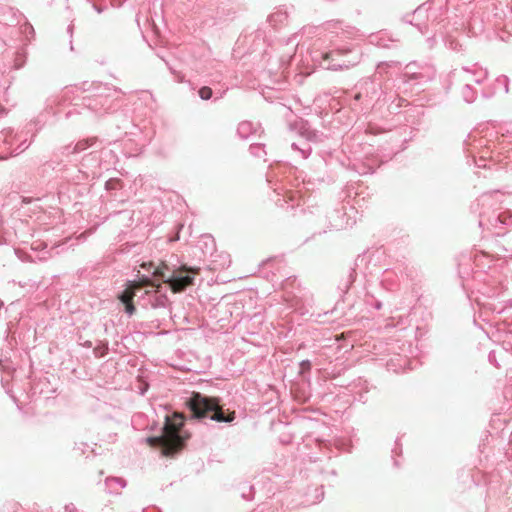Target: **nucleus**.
<instances>
[{
  "instance_id": "423d86ee",
  "label": "nucleus",
  "mask_w": 512,
  "mask_h": 512,
  "mask_svg": "<svg viewBox=\"0 0 512 512\" xmlns=\"http://www.w3.org/2000/svg\"><path fill=\"white\" fill-rule=\"evenodd\" d=\"M300 367L302 372L309 371L311 368V363L309 360H304L301 362Z\"/></svg>"
},
{
  "instance_id": "39448f33",
  "label": "nucleus",
  "mask_w": 512,
  "mask_h": 512,
  "mask_svg": "<svg viewBox=\"0 0 512 512\" xmlns=\"http://www.w3.org/2000/svg\"><path fill=\"white\" fill-rule=\"evenodd\" d=\"M198 93L203 100H209L212 97V89L208 86L200 88Z\"/></svg>"
},
{
  "instance_id": "f257e3e1",
  "label": "nucleus",
  "mask_w": 512,
  "mask_h": 512,
  "mask_svg": "<svg viewBox=\"0 0 512 512\" xmlns=\"http://www.w3.org/2000/svg\"><path fill=\"white\" fill-rule=\"evenodd\" d=\"M185 417L182 413L175 412L172 416L165 417L162 434L157 437L147 438L151 447L161 448L162 454L171 456L184 447L185 438L180 435Z\"/></svg>"
},
{
  "instance_id": "7ed1b4c3",
  "label": "nucleus",
  "mask_w": 512,
  "mask_h": 512,
  "mask_svg": "<svg viewBox=\"0 0 512 512\" xmlns=\"http://www.w3.org/2000/svg\"><path fill=\"white\" fill-rule=\"evenodd\" d=\"M190 409L196 418L205 417L209 412H213L211 419L218 422H231L235 418V412H231L227 417L216 398H207L199 393H194L189 401Z\"/></svg>"
},
{
  "instance_id": "20e7f679",
  "label": "nucleus",
  "mask_w": 512,
  "mask_h": 512,
  "mask_svg": "<svg viewBox=\"0 0 512 512\" xmlns=\"http://www.w3.org/2000/svg\"><path fill=\"white\" fill-rule=\"evenodd\" d=\"M145 286H155L159 288L160 284H155L154 281H152L149 278H142L139 281L131 282L127 286V288L121 293V295H119V299L124 304L125 311L129 315H132L135 312L133 298L135 296L136 291Z\"/></svg>"
},
{
  "instance_id": "1a4fd4ad",
  "label": "nucleus",
  "mask_w": 512,
  "mask_h": 512,
  "mask_svg": "<svg viewBox=\"0 0 512 512\" xmlns=\"http://www.w3.org/2000/svg\"><path fill=\"white\" fill-rule=\"evenodd\" d=\"M329 58H330V53H325V54L323 55V59H324V60H328Z\"/></svg>"
},
{
  "instance_id": "f03ea898",
  "label": "nucleus",
  "mask_w": 512,
  "mask_h": 512,
  "mask_svg": "<svg viewBox=\"0 0 512 512\" xmlns=\"http://www.w3.org/2000/svg\"><path fill=\"white\" fill-rule=\"evenodd\" d=\"M168 265L165 262H161L160 265L154 270L153 276L160 278L164 283H167L173 293H180L187 287L192 286L194 278L191 275H183V273H191L197 275L200 271L199 268L187 267L186 265L181 266L177 270L173 271L171 276H166Z\"/></svg>"
},
{
  "instance_id": "0eeeda50",
  "label": "nucleus",
  "mask_w": 512,
  "mask_h": 512,
  "mask_svg": "<svg viewBox=\"0 0 512 512\" xmlns=\"http://www.w3.org/2000/svg\"><path fill=\"white\" fill-rule=\"evenodd\" d=\"M345 338V334L344 333H341L340 335H337L336 336V340L339 341V340H342Z\"/></svg>"
},
{
  "instance_id": "6e6552de",
  "label": "nucleus",
  "mask_w": 512,
  "mask_h": 512,
  "mask_svg": "<svg viewBox=\"0 0 512 512\" xmlns=\"http://www.w3.org/2000/svg\"><path fill=\"white\" fill-rule=\"evenodd\" d=\"M152 266H153V263H152V262H149L148 264H146V263H143V264H142V267H143V268H146V267H152Z\"/></svg>"
}]
</instances>
